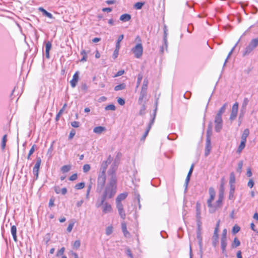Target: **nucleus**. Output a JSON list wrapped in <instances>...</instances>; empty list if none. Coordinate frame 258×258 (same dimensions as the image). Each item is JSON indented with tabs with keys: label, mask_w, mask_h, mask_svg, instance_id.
Instances as JSON below:
<instances>
[{
	"label": "nucleus",
	"mask_w": 258,
	"mask_h": 258,
	"mask_svg": "<svg viewBox=\"0 0 258 258\" xmlns=\"http://www.w3.org/2000/svg\"><path fill=\"white\" fill-rule=\"evenodd\" d=\"M117 169V165L114 163L107 171V183L104 186L101 191V199H110L114 197L117 191V177L116 171Z\"/></svg>",
	"instance_id": "obj_1"
},
{
	"label": "nucleus",
	"mask_w": 258,
	"mask_h": 258,
	"mask_svg": "<svg viewBox=\"0 0 258 258\" xmlns=\"http://www.w3.org/2000/svg\"><path fill=\"white\" fill-rule=\"evenodd\" d=\"M136 40H138L139 43L137 44L134 47H133L131 51L134 54V56L137 58H140L143 53V47L141 43V40L139 36L136 37Z\"/></svg>",
	"instance_id": "obj_2"
},
{
	"label": "nucleus",
	"mask_w": 258,
	"mask_h": 258,
	"mask_svg": "<svg viewBox=\"0 0 258 258\" xmlns=\"http://www.w3.org/2000/svg\"><path fill=\"white\" fill-rule=\"evenodd\" d=\"M106 180V175L99 173L97 179L96 191L101 194Z\"/></svg>",
	"instance_id": "obj_3"
},
{
	"label": "nucleus",
	"mask_w": 258,
	"mask_h": 258,
	"mask_svg": "<svg viewBox=\"0 0 258 258\" xmlns=\"http://www.w3.org/2000/svg\"><path fill=\"white\" fill-rule=\"evenodd\" d=\"M209 193L210 197L207 200V204L209 208V212L212 213L216 211V207L212 203L215 199L216 193L214 189L212 187L209 188Z\"/></svg>",
	"instance_id": "obj_4"
},
{
	"label": "nucleus",
	"mask_w": 258,
	"mask_h": 258,
	"mask_svg": "<svg viewBox=\"0 0 258 258\" xmlns=\"http://www.w3.org/2000/svg\"><path fill=\"white\" fill-rule=\"evenodd\" d=\"M105 200H106L101 199L100 204L96 205V206L98 208L100 206H102V212L104 214L111 213L112 211V206L110 204L105 202Z\"/></svg>",
	"instance_id": "obj_5"
},
{
	"label": "nucleus",
	"mask_w": 258,
	"mask_h": 258,
	"mask_svg": "<svg viewBox=\"0 0 258 258\" xmlns=\"http://www.w3.org/2000/svg\"><path fill=\"white\" fill-rule=\"evenodd\" d=\"M111 161L112 158L111 156L109 155L106 161H104L101 163L99 173L106 174V169Z\"/></svg>",
	"instance_id": "obj_6"
},
{
	"label": "nucleus",
	"mask_w": 258,
	"mask_h": 258,
	"mask_svg": "<svg viewBox=\"0 0 258 258\" xmlns=\"http://www.w3.org/2000/svg\"><path fill=\"white\" fill-rule=\"evenodd\" d=\"M222 117L215 116L214 120L215 130L217 132H219L222 128Z\"/></svg>",
	"instance_id": "obj_7"
},
{
	"label": "nucleus",
	"mask_w": 258,
	"mask_h": 258,
	"mask_svg": "<svg viewBox=\"0 0 258 258\" xmlns=\"http://www.w3.org/2000/svg\"><path fill=\"white\" fill-rule=\"evenodd\" d=\"M157 105V103H156V106ZM157 106L156 107V108L155 109V113H154V117L152 119V120H151L150 122L149 123L147 128V130L145 132V133H144V135L143 136V137H142V139L141 140H144L146 137L147 136L151 127H152V125H153V124L154 123V120H155V116H156V110H157Z\"/></svg>",
	"instance_id": "obj_8"
},
{
	"label": "nucleus",
	"mask_w": 258,
	"mask_h": 258,
	"mask_svg": "<svg viewBox=\"0 0 258 258\" xmlns=\"http://www.w3.org/2000/svg\"><path fill=\"white\" fill-rule=\"evenodd\" d=\"M116 208L118 210V213L121 219L124 220L126 217V214L123 209L122 204H116Z\"/></svg>",
	"instance_id": "obj_9"
},
{
	"label": "nucleus",
	"mask_w": 258,
	"mask_h": 258,
	"mask_svg": "<svg viewBox=\"0 0 258 258\" xmlns=\"http://www.w3.org/2000/svg\"><path fill=\"white\" fill-rule=\"evenodd\" d=\"M79 72H76L73 75V79L70 81V84L72 88H75L79 81Z\"/></svg>",
	"instance_id": "obj_10"
},
{
	"label": "nucleus",
	"mask_w": 258,
	"mask_h": 258,
	"mask_svg": "<svg viewBox=\"0 0 258 258\" xmlns=\"http://www.w3.org/2000/svg\"><path fill=\"white\" fill-rule=\"evenodd\" d=\"M127 195L128 194L126 192L118 195L116 198V204H122L121 202L125 199Z\"/></svg>",
	"instance_id": "obj_11"
},
{
	"label": "nucleus",
	"mask_w": 258,
	"mask_h": 258,
	"mask_svg": "<svg viewBox=\"0 0 258 258\" xmlns=\"http://www.w3.org/2000/svg\"><path fill=\"white\" fill-rule=\"evenodd\" d=\"M201 204L199 202H198L196 203V218L197 219L198 224L201 223Z\"/></svg>",
	"instance_id": "obj_12"
},
{
	"label": "nucleus",
	"mask_w": 258,
	"mask_h": 258,
	"mask_svg": "<svg viewBox=\"0 0 258 258\" xmlns=\"http://www.w3.org/2000/svg\"><path fill=\"white\" fill-rule=\"evenodd\" d=\"M249 134V132L248 129L246 128L244 130L241 137V143H243L245 144L246 142V139L247 137L248 136Z\"/></svg>",
	"instance_id": "obj_13"
},
{
	"label": "nucleus",
	"mask_w": 258,
	"mask_h": 258,
	"mask_svg": "<svg viewBox=\"0 0 258 258\" xmlns=\"http://www.w3.org/2000/svg\"><path fill=\"white\" fill-rule=\"evenodd\" d=\"M200 223L198 224V229L197 231V239L199 241V244L200 245V247L201 248L202 246V237L201 236V228H200Z\"/></svg>",
	"instance_id": "obj_14"
},
{
	"label": "nucleus",
	"mask_w": 258,
	"mask_h": 258,
	"mask_svg": "<svg viewBox=\"0 0 258 258\" xmlns=\"http://www.w3.org/2000/svg\"><path fill=\"white\" fill-rule=\"evenodd\" d=\"M106 130V128L104 126H98L94 128L93 132L97 134H101Z\"/></svg>",
	"instance_id": "obj_15"
},
{
	"label": "nucleus",
	"mask_w": 258,
	"mask_h": 258,
	"mask_svg": "<svg viewBox=\"0 0 258 258\" xmlns=\"http://www.w3.org/2000/svg\"><path fill=\"white\" fill-rule=\"evenodd\" d=\"M38 10L40 11V12H41L42 13H43V15L50 19H53V17L52 16V15L48 12L47 11H46L44 9H43V8L42 7H40L38 8Z\"/></svg>",
	"instance_id": "obj_16"
},
{
	"label": "nucleus",
	"mask_w": 258,
	"mask_h": 258,
	"mask_svg": "<svg viewBox=\"0 0 258 258\" xmlns=\"http://www.w3.org/2000/svg\"><path fill=\"white\" fill-rule=\"evenodd\" d=\"M147 96V92L141 91L140 93V96L138 100V103L140 104H142L143 103L144 99Z\"/></svg>",
	"instance_id": "obj_17"
},
{
	"label": "nucleus",
	"mask_w": 258,
	"mask_h": 258,
	"mask_svg": "<svg viewBox=\"0 0 258 258\" xmlns=\"http://www.w3.org/2000/svg\"><path fill=\"white\" fill-rule=\"evenodd\" d=\"M221 245L222 252L225 253L226 248L227 246V238H221Z\"/></svg>",
	"instance_id": "obj_18"
},
{
	"label": "nucleus",
	"mask_w": 258,
	"mask_h": 258,
	"mask_svg": "<svg viewBox=\"0 0 258 258\" xmlns=\"http://www.w3.org/2000/svg\"><path fill=\"white\" fill-rule=\"evenodd\" d=\"M131 19V16L128 14H124L120 16L119 20L122 22L129 21Z\"/></svg>",
	"instance_id": "obj_19"
},
{
	"label": "nucleus",
	"mask_w": 258,
	"mask_h": 258,
	"mask_svg": "<svg viewBox=\"0 0 258 258\" xmlns=\"http://www.w3.org/2000/svg\"><path fill=\"white\" fill-rule=\"evenodd\" d=\"M253 49L254 48H253L252 46L248 44V45L245 47L244 50L243 51V56H246L249 54L251 52L253 51Z\"/></svg>",
	"instance_id": "obj_20"
},
{
	"label": "nucleus",
	"mask_w": 258,
	"mask_h": 258,
	"mask_svg": "<svg viewBox=\"0 0 258 258\" xmlns=\"http://www.w3.org/2000/svg\"><path fill=\"white\" fill-rule=\"evenodd\" d=\"M11 233L12 234L13 239L15 242L17 241V228L15 225H13L11 227Z\"/></svg>",
	"instance_id": "obj_21"
},
{
	"label": "nucleus",
	"mask_w": 258,
	"mask_h": 258,
	"mask_svg": "<svg viewBox=\"0 0 258 258\" xmlns=\"http://www.w3.org/2000/svg\"><path fill=\"white\" fill-rule=\"evenodd\" d=\"M227 105V103L224 104L223 106L219 110L216 116L218 117H222V114L225 112Z\"/></svg>",
	"instance_id": "obj_22"
},
{
	"label": "nucleus",
	"mask_w": 258,
	"mask_h": 258,
	"mask_svg": "<svg viewBox=\"0 0 258 258\" xmlns=\"http://www.w3.org/2000/svg\"><path fill=\"white\" fill-rule=\"evenodd\" d=\"M121 229H122V231L125 237L128 236L130 235V233L127 230L126 225L124 222H123L121 223Z\"/></svg>",
	"instance_id": "obj_23"
},
{
	"label": "nucleus",
	"mask_w": 258,
	"mask_h": 258,
	"mask_svg": "<svg viewBox=\"0 0 258 258\" xmlns=\"http://www.w3.org/2000/svg\"><path fill=\"white\" fill-rule=\"evenodd\" d=\"M193 169H194V165L192 164L191 167H190V168L188 171V173L187 174V175L186 176V179H185V185H186V187H187V184H188V183L189 181V179H190V177L191 176V174L192 172V171H193Z\"/></svg>",
	"instance_id": "obj_24"
},
{
	"label": "nucleus",
	"mask_w": 258,
	"mask_h": 258,
	"mask_svg": "<svg viewBox=\"0 0 258 258\" xmlns=\"http://www.w3.org/2000/svg\"><path fill=\"white\" fill-rule=\"evenodd\" d=\"M249 44L252 46L253 48H256L258 46V37L252 39Z\"/></svg>",
	"instance_id": "obj_25"
},
{
	"label": "nucleus",
	"mask_w": 258,
	"mask_h": 258,
	"mask_svg": "<svg viewBox=\"0 0 258 258\" xmlns=\"http://www.w3.org/2000/svg\"><path fill=\"white\" fill-rule=\"evenodd\" d=\"M7 141V135H5L2 138V143H1V147H2V150H4V149H5Z\"/></svg>",
	"instance_id": "obj_26"
},
{
	"label": "nucleus",
	"mask_w": 258,
	"mask_h": 258,
	"mask_svg": "<svg viewBox=\"0 0 258 258\" xmlns=\"http://www.w3.org/2000/svg\"><path fill=\"white\" fill-rule=\"evenodd\" d=\"M218 239H219L218 235L213 234L212 244L214 247H216L217 245V244H218V242H219Z\"/></svg>",
	"instance_id": "obj_27"
},
{
	"label": "nucleus",
	"mask_w": 258,
	"mask_h": 258,
	"mask_svg": "<svg viewBox=\"0 0 258 258\" xmlns=\"http://www.w3.org/2000/svg\"><path fill=\"white\" fill-rule=\"evenodd\" d=\"M148 85V81L147 79H145L143 81V83L142 86L141 91L147 92Z\"/></svg>",
	"instance_id": "obj_28"
},
{
	"label": "nucleus",
	"mask_w": 258,
	"mask_h": 258,
	"mask_svg": "<svg viewBox=\"0 0 258 258\" xmlns=\"http://www.w3.org/2000/svg\"><path fill=\"white\" fill-rule=\"evenodd\" d=\"M71 168V165H64L62 167H61V171L63 173H66V172H68V171H69L70 170Z\"/></svg>",
	"instance_id": "obj_29"
},
{
	"label": "nucleus",
	"mask_w": 258,
	"mask_h": 258,
	"mask_svg": "<svg viewBox=\"0 0 258 258\" xmlns=\"http://www.w3.org/2000/svg\"><path fill=\"white\" fill-rule=\"evenodd\" d=\"M240 244V241L237 238L235 237L233 240V242L231 245V246L232 248H235V247L239 246Z\"/></svg>",
	"instance_id": "obj_30"
},
{
	"label": "nucleus",
	"mask_w": 258,
	"mask_h": 258,
	"mask_svg": "<svg viewBox=\"0 0 258 258\" xmlns=\"http://www.w3.org/2000/svg\"><path fill=\"white\" fill-rule=\"evenodd\" d=\"M67 104H64L62 107V108L59 110L58 113L57 114L56 116V120H58L60 117V116L63 113L64 110L65 109L66 107H67Z\"/></svg>",
	"instance_id": "obj_31"
},
{
	"label": "nucleus",
	"mask_w": 258,
	"mask_h": 258,
	"mask_svg": "<svg viewBox=\"0 0 258 258\" xmlns=\"http://www.w3.org/2000/svg\"><path fill=\"white\" fill-rule=\"evenodd\" d=\"M123 37L124 36L123 34H121L120 36H119L117 42L116 43L115 47L120 48V42L122 40Z\"/></svg>",
	"instance_id": "obj_32"
},
{
	"label": "nucleus",
	"mask_w": 258,
	"mask_h": 258,
	"mask_svg": "<svg viewBox=\"0 0 258 258\" xmlns=\"http://www.w3.org/2000/svg\"><path fill=\"white\" fill-rule=\"evenodd\" d=\"M125 85L123 83L118 85L114 87V90L116 91L123 90L125 88Z\"/></svg>",
	"instance_id": "obj_33"
},
{
	"label": "nucleus",
	"mask_w": 258,
	"mask_h": 258,
	"mask_svg": "<svg viewBox=\"0 0 258 258\" xmlns=\"http://www.w3.org/2000/svg\"><path fill=\"white\" fill-rule=\"evenodd\" d=\"M235 175L234 174L233 172H232L230 173V175L229 183L231 184V185H232L233 184L235 183Z\"/></svg>",
	"instance_id": "obj_34"
},
{
	"label": "nucleus",
	"mask_w": 258,
	"mask_h": 258,
	"mask_svg": "<svg viewBox=\"0 0 258 258\" xmlns=\"http://www.w3.org/2000/svg\"><path fill=\"white\" fill-rule=\"evenodd\" d=\"M222 201H223V200L222 199H218V200L216 201V204H214V205L216 207V210L218 208H220L221 207L222 205Z\"/></svg>",
	"instance_id": "obj_35"
},
{
	"label": "nucleus",
	"mask_w": 258,
	"mask_h": 258,
	"mask_svg": "<svg viewBox=\"0 0 258 258\" xmlns=\"http://www.w3.org/2000/svg\"><path fill=\"white\" fill-rule=\"evenodd\" d=\"M85 183L83 182H80V183H77V184H76L75 188L78 190L81 189H83L85 187Z\"/></svg>",
	"instance_id": "obj_36"
},
{
	"label": "nucleus",
	"mask_w": 258,
	"mask_h": 258,
	"mask_svg": "<svg viewBox=\"0 0 258 258\" xmlns=\"http://www.w3.org/2000/svg\"><path fill=\"white\" fill-rule=\"evenodd\" d=\"M81 245V242L79 240H77L74 241L73 243V248L76 249H78Z\"/></svg>",
	"instance_id": "obj_37"
},
{
	"label": "nucleus",
	"mask_w": 258,
	"mask_h": 258,
	"mask_svg": "<svg viewBox=\"0 0 258 258\" xmlns=\"http://www.w3.org/2000/svg\"><path fill=\"white\" fill-rule=\"evenodd\" d=\"M245 147V144L240 142V144L237 149V152L239 154L241 152V151L244 149Z\"/></svg>",
	"instance_id": "obj_38"
},
{
	"label": "nucleus",
	"mask_w": 258,
	"mask_h": 258,
	"mask_svg": "<svg viewBox=\"0 0 258 258\" xmlns=\"http://www.w3.org/2000/svg\"><path fill=\"white\" fill-rule=\"evenodd\" d=\"M113 231V227L112 226H109L106 228V234L107 235H110Z\"/></svg>",
	"instance_id": "obj_39"
},
{
	"label": "nucleus",
	"mask_w": 258,
	"mask_h": 258,
	"mask_svg": "<svg viewBox=\"0 0 258 258\" xmlns=\"http://www.w3.org/2000/svg\"><path fill=\"white\" fill-rule=\"evenodd\" d=\"M238 109V103L237 102H235L232 106L231 111L237 113Z\"/></svg>",
	"instance_id": "obj_40"
},
{
	"label": "nucleus",
	"mask_w": 258,
	"mask_h": 258,
	"mask_svg": "<svg viewBox=\"0 0 258 258\" xmlns=\"http://www.w3.org/2000/svg\"><path fill=\"white\" fill-rule=\"evenodd\" d=\"M238 109V103L237 102H235L232 106L231 111L237 113Z\"/></svg>",
	"instance_id": "obj_41"
},
{
	"label": "nucleus",
	"mask_w": 258,
	"mask_h": 258,
	"mask_svg": "<svg viewBox=\"0 0 258 258\" xmlns=\"http://www.w3.org/2000/svg\"><path fill=\"white\" fill-rule=\"evenodd\" d=\"M91 188H92V183H90L88 185V187H87L86 195V198L87 199H89V194H90Z\"/></svg>",
	"instance_id": "obj_42"
},
{
	"label": "nucleus",
	"mask_w": 258,
	"mask_h": 258,
	"mask_svg": "<svg viewBox=\"0 0 258 258\" xmlns=\"http://www.w3.org/2000/svg\"><path fill=\"white\" fill-rule=\"evenodd\" d=\"M211 149V145H206L205 147V155L206 156H207L210 153Z\"/></svg>",
	"instance_id": "obj_43"
},
{
	"label": "nucleus",
	"mask_w": 258,
	"mask_h": 258,
	"mask_svg": "<svg viewBox=\"0 0 258 258\" xmlns=\"http://www.w3.org/2000/svg\"><path fill=\"white\" fill-rule=\"evenodd\" d=\"M105 109L106 110H113V111H114V110H115V106L113 104H109V105H107L105 107Z\"/></svg>",
	"instance_id": "obj_44"
},
{
	"label": "nucleus",
	"mask_w": 258,
	"mask_h": 258,
	"mask_svg": "<svg viewBox=\"0 0 258 258\" xmlns=\"http://www.w3.org/2000/svg\"><path fill=\"white\" fill-rule=\"evenodd\" d=\"M41 163V159L40 157L37 158V161L36 163L34 166V167H36V168H40V165Z\"/></svg>",
	"instance_id": "obj_45"
},
{
	"label": "nucleus",
	"mask_w": 258,
	"mask_h": 258,
	"mask_svg": "<svg viewBox=\"0 0 258 258\" xmlns=\"http://www.w3.org/2000/svg\"><path fill=\"white\" fill-rule=\"evenodd\" d=\"M119 49L120 48H119L115 47V49L114 50V52H113V53L112 55V56L114 59L116 58L118 56Z\"/></svg>",
	"instance_id": "obj_46"
},
{
	"label": "nucleus",
	"mask_w": 258,
	"mask_h": 258,
	"mask_svg": "<svg viewBox=\"0 0 258 258\" xmlns=\"http://www.w3.org/2000/svg\"><path fill=\"white\" fill-rule=\"evenodd\" d=\"M90 168H91V167H90V165L85 164L83 166V170L84 172L86 173L90 170Z\"/></svg>",
	"instance_id": "obj_47"
},
{
	"label": "nucleus",
	"mask_w": 258,
	"mask_h": 258,
	"mask_svg": "<svg viewBox=\"0 0 258 258\" xmlns=\"http://www.w3.org/2000/svg\"><path fill=\"white\" fill-rule=\"evenodd\" d=\"M242 166H243V162H242V161H240L238 163L237 171L240 173L241 171V170H242Z\"/></svg>",
	"instance_id": "obj_48"
},
{
	"label": "nucleus",
	"mask_w": 258,
	"mask_h": 258,
	"mask_svg": "<svg viewBox=\"0 0 258 258\" xmlns=\"http://www.w3.org/2000/svg\"><path fill=\"white\" fill-rule=\"evenodd\" d=\"M34 151H35V145H33L29 151L28 155L27 156V159L29 160L30 159V156L34 153Z\"/></svg>",
	"instance_id": "obj_49"
},
{
	"label": "nucleus",
	"mask_w": 258,
	"mask_h": 258,
	"mask_svg": "<svg viewBox=\"0 0 258 258\" xmlns=\"http://www.w3.org/2000/svg\"><path fill=\"white\" fill-rule=\"evenodd\" d=\"M143 76L142 75L139 74L138 76V80L137 82V86L136 88H138L139 86H140V84L141 83V80L142 79Z\"/></svg>",
	"instance_id": "obj_50"
},
{
	"label": "nucleus",
	"mask_w": 258,
	"mask_h": 258,
	"mask_svg": "<svg viewBox=\"0 0 258 258\" xmlns=\"http://www.w3.org/2000/svg\"><path fill=\"white\" fill-rule=\"evenodd\" d=\"M143 5H144V3H142L141 2H138L135 4V8L137 10L141 9L142 8V7H143Z\"/></svg>",
	"instance_id": "obj_51"
},
{
	"label": "nucleus",
	"mask_w": 258,
	"mask_h": 258,
	"mask_svg": "<svg viewBox=\"0 0 258 258\" xmlns=\"http://www.w3.org/2000/svg\"><path fill=\"white\" fill-rule=\"evenodd\" d=\"M237 113L231 111V114H230V116L229 117L230 120H234L237 116Z\"/></svg>",
	"instance_id": "obj_52"
},
{
	"label": "nucleus",
	"mask_w": 258,
	"mask_h": 258,
	"mask_svg": "<svg viewBox=\"0 0 258 258\" xmlns=\"http://www.w3.org/2000/svg\"><path fill=\"white\" fill-rule=\"evenodd\" d=\"M64 250H65V248L64 247H62V248H61L56 253V256H59V255H62L64 253Z\"/></svg>",
	"instance_id": "obj_53"
},
{
	"label": "nucleus",
	"mask_w": 258,
	"mask_h": 258,
	"mask_svg": "<svg viewBox=\"0 0 258 258\" xmlns=\"http://www.w3.org/2000/svg\"><path fill=\"white\" fill-rule=\"evenodd\" d=\"M74 223H71L69 224L68 227H67V231L68 232H71L73 229V228L74 227Z\"/></svg>",
	"instance_id": "obj_54"
},
{
	"label": "nucleus",
	"mask_w": 258,
	"mask_h": 258,
	"mask_svg": "<svg viewBox=\"0 0 258 258\" xmlns=\"http://www.w3.org/2000/svg\"><path fill=\"white\" fill-rule=\"evenodd\" d=\"M51 48V43L49 41H48L46 43L45 45V50L46 51H49Z\"/></svg>",
	"instance_id": "obj_55"
},
{
	"label": "nucleus",
	"mask_w": 258,
	"mask_h": 258,
	"mask_svg": "<svg viewBox=\"0 0 258 258\" xmlns=\"http://www.w3.org/2000/svg\"><path fill=\"white\" fill-rule=\"evenodd\" d=\"M145 110H146L145 105L144 104H143V106H142V108H141L140 112H139L140 115H144L145 112Z\"/></svg>",
	"instance_id": "obj_56"
},
{
	"label": "nucleus",
	"mask_w": 258,
	"mask_h": 258,
	"mask_svg": "<svg viewBox=\"0 0 258 258\" xmlns=\"http://www.w3.org/2000/svg\"><path fill=\"white\" fill-rule=\"evenodd\" d=\"M39 168H36V167L33 168V172L34 174L36 176V178H37L38 177V173H39Z\"/></svg>",
	"instance_id": "obj_57"
},
{
	"label": "nucleus",
	"mask_w": 258,
	"mask_h": 258,
	"mask_svg": "<svg viewBox=\"0 0 258 258\" xmlns=\"http://www.w3.org/2000/svg\"><path fill=\"white\" fill-rule=\"evenodd\" d=\"M212 126H211V124H210L209 125V126L208 127V130H207V136H209L210 137H211V135H212Z\"/></svg>",
	"instance_id": "obj_58"
},
{
	"label": "nucleus",
	"mask_w": 258,
	"mask_h": 258,
	"mask_svg": "<svg viewBox=\"0 0 258 258\" xmlns=\"http://www.w3.org/2000/svg\"><path fill=\"white\" fill-rule=\"evenodd\" d=\"M240 230V227L238 226L235 225L232 229V232L234 233H237Z\"/></svg>",
	"instance_id": "obj_59"
},
{
	"label": "nucleus",
	"mask_w": 258,
	"mask_h": 258,
	"mask_svg": "<svg viewBox=\"0 0 258 258\" xmlns=\"http://www.w3.org/2000/svg\"><path fill=\"white\" fill-rule=\"evenodd\" d=\"M71 125L74 127H78L80 125V123L78 121H74L71 122Z\"/></svg>",
	"instance_id": "obj_60"
},
{
	"label": "nucleus",
	"mask_w": 258,
	"mask_h": 258,
	"mask_svg": "<svg viewBox=\"0 0 258 258\" xmlns=\"http://www.w3.org/2000/svg\"><path fill=\"white\" fill-rule=\"evenodd\" d=\"M224 179H222L219 191L224 192Z\"/></svg>",
	"instance_id": "obj_61"
},
{
	"label": "nucleus",
	"mask_w": 258,
	"mask_h": 258,
	"mask_svg": "<svg viewBox=\"0 0 258 258\" xmlns=\"http://www.w3.org/2000/svg\"><path fill=\"white\" fill-rule=\"evenodd\" d=\"M77 177H78L77 174L75 173V174H73L72 175H71L69 179H70V180L74 181V180H76L77 179Z\"/></svg>",
	"instance_id": "obj_62"
},
{
	"label": "nucleus",
	"mask_w": 258,
	"mask_h": 258,
	"mask_svg": "<svg viewBox=\"0 0 258 258\" xmlns=\"http://www.w3.org/2000/svg\"><path fill=\"white\" fill-rule=\"evenodd\" d=\"M75 133H76L74 130L71 131L69 136V139L70 140L73 139L74 136L75 135Z\"/></svg>",
	"instance_id": "obj_63"
},
{
	"label": "nucleus",
	"mask_w": 258,
	"mask_h": 258,
	"mask_svg": "<svg viewBox=\"0 0 258 258\" xmlns=\"http://www.w3.org/2000/svg\"><path fill=\"white\" fill-rule=\"evenodd\" d=\"M117 102L118 103V104H119L121 105H123L124 104V103H125L124 100L123 99L121 98H118Z\"/></svg>",
	"instance_id": "obj_64"
}]
</instances>
